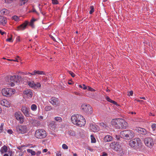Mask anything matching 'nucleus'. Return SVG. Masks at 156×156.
<instances>
[{
  "label": "nucleus",
  "mask_w": 156,
  "mask_h": 156,
  "mask_svg": "<svg viewBox=\"0 0 156 156\" xmlns=\"http://www.w3.org/2000/svg\"><path fill=\"white\" fill-rule=\"evenodd\" d=\"M71 119L74 125L79 127L84 126L86 123L85 118L80 115L74 114L72 116Z\"/></svg>",
  "instance_id": "1"
},
{
  "label": "nucleus",
  "mask_w": 156,
  "mask_h": 156,
  "mask_svg": "<svg viewBox=\"0 0 156 156\" xmlns=\"http://www.w3.org/2000/svg\"><path fill=\"white\" fill-rule=\"evenodd\" d=\"M111 124L116 129H126L128 124L122 119H113L111 122Z\"/></svg>",
  "instance_id": "2"
},
{
  "label": "nucleus",
  "mask_w": 156,
  "mask_h": 156,
  "mask_svg": "<svg viewBox=\"0 0 156 156\" xmlns=\"http://www.w3.org/2000/svg\"><path fill=\"white\" fill-rule=\"evenodd\" d=\"M110 146L112 149L118 152L120 156H122L124 154L125 152L119 142H112L110 143Z\"/></svg>",
  "instance_id": "3"
},
{
  "label": "nucleus",
  "mask_w": 156,
  "mask_h": 156,
  "mask_svg": "<svg viewBox=\"0 0 156 156\" xmlns=\"http://www.w3.org/2000/svg\"><path fill=\"white\" fill-rule=\"evenodd\" d=\"M129 144L131 147L134 149H136L138 147H141L142 143L139 138H136L130 140L129 142Z\"/></svg>",
  "instance_id": "4"
},
{
  "label": "nucleus",
  "mask_w": 156,
  "mask_h": 156,
  "mask_svg": "<svg viewBox=\"0 0 156 156\" xmlns=\"http://www.w3.org/2000/svg\"><path fill=\"white\" fill-rule=\"evenodd\" d=\"M120 136L125 139L129 140L134 136V133L132 130H125L120 133Z\"/></svg>",
  "instance_id": "5"
},
{
  "label": "nucleus",
  "mask_w": 156,
  "mask_h": 156,
  "mask_svg": "<svg viewBox=\"0 0 156 156\" xmlns=\"http://www.w3.org/2000/svg\"><path fill=\"white\" fill-rule=\"evenodd\" d=\"M10 80L8 81L9 84L11 86L13 87L14 86L15 83H17L20 82L21 77L18 76L14 75L13 76H10L9 77Z\"/></svg>",
  "instance_id": "6"
},
{
  "label": "nucleus",
  "mask_w": 156,
  "mask_h": 156,
  "mask_svg": "<svg viewBox=\"0 0 156 156\" xmlns=\"http://www.w3.org/2000/svg\"><path fill=\"white\" fill-rule=\"evenodd\" d=\"M35 136L37 138L42 139L45 137L47 134L46 131L44 129H39L36 131Z\"/></svg>",
  "instance_id": "7"
},
{
  "label": "nucleus",
  "mask_w": 156,
  "mask_h": 156,
  "mask_svg": "<svg viewBox=\"0 0 156 156\" xmlns=\"http://www.w3.org/2000/svg\"><path fill=\"white\" fill-rule=\"evenodd\" d=\"M81 110L85 112L88 114H91L93 113L92 107L88 104H83L81 106Z\"/></svg>",
  "instance_id": "8"
},
{
  "label": "nucleus",
  "mask_w": 156,
  "mask_h": 156,
  "mask_svg": "<svg viewBox=\"0 0 156 156\" xmlns=\"http://www.w3.org/2000/svg\"><path fill=\"white\" fill-rule=\"evenodd\" d=\"M16 90L14 89H10L9 88H5L2 90V94L5 96H10L12 94H14Z\"/></svg>",
  "instance_id": "9"
},
{
  "label": "nucleus",
  "mask_w": 156,
  "mask_h": 156,
  "mask_svg": "<svg viewBox=\"0 0 156 156\" xmlns=\"http://www.w3.org/2000/svg\"><path fill=\"white\" fill-rule=\"evenodd\" d=\"M27 84L30 87L33 89H39L41 87V84L39 82L35 83L34 81L32 80L28 81Z\"/></svg>",
  "instance_id": "10"
},
{
  "label": "nucleus",
  "mask_w": 156,
  "mask_h": 156,
  "mask_svg": "<svg viewBox=\"0 0 156 156\" xmlns=\"http://www.w3.org/2000/svg\"><path fill=\"white\" fill-rule=\"evenodd\" d=\"M17 132L19 133L24 134L27 131V128L25 126L18 125L16 127Z\"/></svg>",
  "instance_id": "11"
},
{
  "label": "nucleus",
  "mask_w": 156,
  "mask_h": 156,
  "mask_svg": "<svg viewBox=\"0 0 156 156\" xmlns=\"http://www.w3.org/2000/svg\"><path fill=\"white\" fill-rule=\"evenodd\" d=\"M144 141L145 145L148 147H151L153 145V140L151 137L145 138Z\"/></svg>",
  "instance_id": "12"
},
{
  "label": "nucleus",
  "mask_w": 156,
  "mask_h": 156,
  "mask_svg": "<svg viewBox=\"0 0 156 156\" xmlns=\"http://www.w3.org/2000/svg\"><path fill=\"white\" fill-rule=\"evenodd\" d=\"M89 129L91 131L94 132H97L99 130V127L94 123L90 124Z\"/></svg>",
  "instance_id": "13"
},
{
  "label": "nucleus",
  "mask_w": 156,
  "mask_h": 156,
  "mask_svg": "<svg viewBox=\"0 0 156 156\" xmlns=\"http://www.w3.org/2000/svg\"><path fill=\"white\" fill-rule=\"evenodd\" d=\"M29 110V108H27L26 106H22L21 107V110L25 116L26 117L30 116Z\"/></svg>",
  "instance_id": "14"
},
{
  "label": "nucleus",
  "mask_w": 156,
  "mask_h": 156,
  "mask_svg": "<svg viewBox=\"0 0 156 156\" xmlns=\"http://www.w3.org/2000/svg\"><path fill=\"white\" fill-rule=\"evenodd\" d=\"M23 94L25 97L27 98H30L32 96L33 93L32 90L26 89L23 92Z\"/></svg>",
  "instance_id": "15"
},
{
  "label": "nucleus",
  "mask_w": 156,
  "mask_h": 156,
  "mask_svg": "<svg viewBox=\"0 0 156 156\" xmlns=\"http://www.w3.org/2000/svg\"><path fill=\"white\" fill-rule=\"evenodd\" d=\"M0 103L2 105L4 106L7 108L9 107L11 105L10 102L6 99L1 100L0 101Z\"/></svg>",
  "instance_id": "16"
},
{
  "label": "nucleus",
  "mask_w": 156,
  "mask_h": 156,
  "mask_svg": "<svg viewBox=\"0 0 156 156\" xmlns=\"http://www.w3.org/2000/svg\"><path fill=\"white\" fill-rule=\"evenodd\" d=\"M28 23L29 22L28 21H25L23 24L18 27V30H25L26 28Z\"/></svg>",
  "instance_id": "17"
},
{
  "label": "nucleus",
  "mask_w": 156,
  "mask_h": 156,
  "mask_svg": "<svg viewBox=\"0 0 156 156\" xmlns=\"http://www.w3.org/2000/svg\"><path fill=\"white\" fill-rule=\"evenodd\" d=\"M49 102L53 106H56L59 104L57 98L55 97L51 98L50 101Z\"/></svg>",
  "instance_id": "18"
},
{
  "label": "nucleus",
  "mask_w": 156,
  "mask_h": 156,
  "mask_svg": "<svg viewBox=\"0 0 156 156\" xmlns=\"http://www.w3.org/2000/svg\"><path fill=\"white\" fill-rule=\"evenodd\" d=\"M136 129L139 133L142 135H146L148 132L145 129L141 127H137Z\"/></svg>",
  "instance_id": "19"
},
{
  "label": "nucleus",
  "mask_w": 156,
  "mask_h": 156,
  "mask_svg": "<svg viewBox=\"0 0 156 156\" xmlns=\"http://www.w3.org/2000/svg\"><path fill=\"white\" fill-rule=\"evenodd\" d=\"M65 133L66 134H68L70 136H74L76 134V132L73 130L71 129H69L66 131Z\"/></svg>",
  "instance_id": "20"
},
{
  "label": "nucleus",
  "mask_w": 156,
  "mask_h": 156,
  "mask_svg": "<svg viewBox=\"0 0 156 156\" xmlns=\"http://www.w3.org/2000/svg\"><path fill=\"white\" fill-rule=\"evenodd\" d=\"M7 22L6 18L2 16H0V24L4 25Z\"/></svg>",
  "instance_id": "21"
},
{
  "label": "nucleus",
  "mask_w": 156,
  "mask_h": 156,
  "mask_svg": "<svg viewBox=\"0 0 156 156\" xmlns=\"http://www.w3.org/2000/svg\"><path fill=\"white\" fill-rule=\"evenodd\" d=\"M113 137L109 135L106 136L104 138V141L105 142H109L112 140Z\"/></svg>",
  "instance_id": "22"
},
{
  "label": "nucleus",
  "mask_w": 156,
  "mask_h": 156,
  "mask_svg": "<svg viewBox=\"0 0 156 156\" xmlns=\"http://www.w3.org/2000/svg\"><path fill=\"white\" fill-rule=\"evenodd\" d=\"M49 127L51 129L54 130L56 128V125L54 122L51 121L49 123Z\"/></svg>",
  "instance_id": "23"
},
{
  "label": "nucleus",
  "mask_w": 156,
  "mask_h": 156,
  "mask_svg": "<svg viewBox=\"0 0 156 156\" xmlns=\"http://www.w3.org/2000/svg\"><path fill=\"white\" fill-rule=\"evenodd\" d=\"M7 147L5 145H4L3 146L1 147L0 151L2 153H4L7 152Z\"/></svg>",
  "instance_id": "24"
},
{
  "label": "nucleus",
  "mask_w": 156,
  "mask_h": 156,
  "mask_svg": "<svg viewBox=\"0 0 156 156\" xmlns=\"http://www.w3.org/2000/svg\"><path fill=\"white\" fill-rule=\"evenodd\" d=\"M32 123L35 126H37L40 125V122L37 120L32 119Z\"/></svg>",
  "instance_id": "25"
},
{
  "label": "nucleus",
  "mask_w": 156,
  "mask_h": 156,
  "mask_svg": "<svg viewBox=\"0 0 156 156\" xmlns=\"http://www.w3.org/2000/svg\"><path fill=\"white\" fill-rule=\"evenodd\" d=\"M24 116L22 115L18 118V119H17L16 120L19 121L20 124H22L24 122Z\"/></svg>",
  "instance_id": "26"
},
{
  "label": "nucleus",
  "mask_w": 156,
  "mask_h": 156,
  "mask_svg": "<svg viewBox=\"0 0 156 156\" xmlns=\"http://www.w3.org/2000/svg\"><path fill=\"white\" fill-rule=\"evenodd\" d=\"M30 108L32 111L35 112L37 110V106L36 105L33 104L31 105Z\"/></svg>",
  "instance_id": "27"
},
{
  "label": "nucleus",
  "mask_w": 156,
  "mask_h": 156,
  "mask_svg": "<svg viewBox=\"0 0 156 156\" xmlns=\"http://www.w3.org/2000/svg\"><path fill=\"white\" fill-rule=\"evenodd\" d=\"M2 15H6L9 13V12L6 9H3L0 11Z\"/></svg>",
  "instance_id": "28"
},
{
  "label": "nucleus",
  "mask_w": 156,
  "mask_h": 156,
  "mask_svg": "<svg viewBox=\"0 0 156 156\" xmlns=\"http://www.w3.org/2000/svg\"><path fill=\"white\" fill-rule=\"evenodd\" d=\"M22 115L21 112H16L14 114V115L16 119H18Z\"/></svg>",
  "instance_id": "29"
},
{
  "label": "nucleus",
  "mask_w": 156,
  "mask_h": 156,
  "mask_svg": "<svg viewBox=\"0 0 156 156\" xmlns=\"http://www.w3.org/2000/svg\"><path fill=\"white\" fill-rule=\"evenodd\" d=\"M8 37L6 39V41L12 42L13 40H12V36L10 35H8Z\"/></svg>",
  "instance_id": "30"
},
{
  "label": "nucleus",
  "mask_w": 156,
  "mask_h": 156,
  "mask_svg": "<svg viewBox=\"0 0 156 156\" xmlns=\"http://www.w3.org/2000/svg\"><path fill=\"white\" fill-rule=\"evenodd\" d=\"M99 124L101 127H103V128H105L106 129H107L108 126L104 123L102 122H99Z\"/></svg>",
  "instance_id": "31"
},
{
  "label": "nucleus",
  "mask_w": 156,
  "mask_h": 156,
  "mask_svg": "<svg viewBox=\"0 0 156 156\" xmlns=\"http://www.w3.org/2000/svg\"><path fill=\"white\" fill-rule=\"evenodd\" d=\"M45 110L46 111H51L52 109V107L51 106H47L45 108Z\"/></svg>",
  "instance_id": "32"
},
{
  "label": "nucleus",
  "mask_w": 156,
  "mask_h": 156,
  "mask_svg": "<svg viewBox=\"0 0 156 156\" xmlns=\"http://www.w3.org/2000/svg\"><path fill=\"white\" fill-rule=\"evenodd\" d=\"M27 152L28 153H30L32 155H35L36 153L35 151H33L32 150L30 149H28L27 150Z\"/></svg>",
  "instance_id": "33"
},
{
  "label": "nucleus",
  "mask_w": 156,
  "mask_h": 156,
  "mask_svg": "<svg viewBox=\"0 0 156 156\" xmlns=\"http://www.w3.org/2000/svg\"><path fill=\"white\" fill-rule=\"evenodd\" d=\"M35 20L34 19H32L30 23H29V25L31 26L32 27H34V23L35 21Z\"/></svg>",
  "instance_id": "34"
},
{
  "label": "nucleus",
  "mask_w": 156,
  "mask_h": 156,
  "mask_svg": "<svg viewBox=\"0 0 156 156\" xmlns=\"http://www.w3.org/2000/svg\"><path fill=\"white\" fill-rule=\"evenodd\" d=\"M106 100H107V101H108L109 102H111L112 103H113L114 104H116V102L115 101L112 100L111 99H110V98L108 97H106Z\"/></svg>",
  "instance_id": "35"
},
{
  "label": "nucleus",
  "mask_w": 156,
  "mask_h": 156,
  "mask_svg": "<svg viewBox=\"0 0 156 156\" xmlns=\"http://www.w3.org/2000/svg\"><path fill=\"white\" fill-rule=\"evenodd\" d=\"M37 74H38V75H45V73H44L42 71H40L39 70H36V71L35 72Z\"/></svg>",
  "instance_id": "36"
},
{
  "label": "nucleus",
  "mask_w": 156,
  "mask_h": 156,
  "mask_svg": "<svg viewBox=\"0 0 156 156\" xmlns=\"http://www.w3.org/2000/svg\"><path fill=\"white\" fill-rule=\"evenodd\" d=\"M55 120L56 121H58V122H61L62 120V119L61 118L59 117H55L54 118Z\"/></svg>",
  "instance_id": "37"
},
{
  "label": "nucleus",
  "mask_w": 156,
  "mask_h": 156,
  "mask_svg": "<svg viewBox=\"0 0 156 156\" xmlns=\"http://www.w3.org/2000/svg\"><path fill=\"white\" fill-rule=\"evenodd\" d=\"M90 11L89 13L90 14H92L94 11V6H91L90 7Z\"/></svg>",
  "instance_id": "38"
},
{
  "label": "nucleus",
  "mask_w": 156,
  "mask_h": 156,
  "mask_svg": "<svg viewBox=\"0 0 156 156\" xmlns=\"http://www.w3.org/2000/svg\"><path fill=\"white\" fill-rule=\"evenodd\" d=\"M28 0H20V5H22L26 3Z\"/></svg>",
  "instance_id": "39"
},
{
  "label": "nucleus",
  "mask_w": 156,
  "mask_h": 156,
  "mask_svg": "<svg viewBox=\"0 0 156 156\" xmlns=\"http://www.w3.org/2000/svg\"><path fill=\"white\" fill-rule=\"evenodd\" d=\"M91 142L92 143H94L96 142V140L94 136L91 135Z\"/></svg>",
  "instance_id": "40"
},
{
  "label": "nucleus",
  "mask_w": 156,
  "mask_h": 156,
  "mask_svg": "<svg viewBox=\"0 0 156 156\" xmlns=\"http://www.w3.org/2000/svg\"><path fill=\"white\" fill-rule=\"evenodd\" d=\"M152 129L153 131L156 129V123H153L151 125Z\"/></svg>",
  "instance_id": "41"
},
{
  "label": "nucleus",
  "mask_w": 156,
  "mask_h": 156,
  "mask_svg": "<svg viewBox=\"0 0 156 156\" xmlns=\"http://www.w3.org/2000/svg\"><path fill=\"white\" fill-rule=\"evenodd\" d=\"M12 19L16 21H18L19 20V18L18 16H13L12 17Z\"/></svg>",
  "instance_id": "42"
},
{
  "label": "nucleus",
  "mask_w": 156,
  "mask_h": 156,
  "mask_svg": "<svg viewBox=\"0 0 156 156\" xmlns=\"http://www.w3.org/2000/svg\"><path fill=\"white\" fill-rule=\"evenodd\" d=\"M4 124L3 123L1 124L0 126V133L3 131V128Z\"/></svg>",
  "instance_id": "43"
},
{
  "label": "nucleus",
  "mask_w": 156,
  "mask_h": 156,
  "mask_svg": "<svg viewBox=\"0 0 156 156\" xmlns=\"http://www.w3.org/2000/svg\"><path fill=\"white\" fill-rule=\"evenodd\" d=\"M62 148L64 149H67L68 148V146L65 144H63L62 145Z\"/></svg>",
  "instance_id": "44"
},
{
  "label": "nucleus",
  "mask_w": 156,
  "mask_h": 156,
  "mask_svg": "<svg viewBox=\"0 0 156 156\" xmlns=\"http://www.w3.org/2000/svg\"><path fill=\"white\" fill-rule=\"evenodd\" d=\"M36 71V70H34V71H33V72L31 73H28V74H30L32 75H35L37 74L35 72Z\"/></svg>",
  "instance_id": "45"
},
{
  "label": "nucleus",
  "mask_w": 156,
  "mask_h": 156,
  "mask_svg": "<svg viewBox=\"0 0 156 156\" xmlns=\"http://www.w3.org/2000/svg\"><path fill=\"white\" fill-rule=\"evenodd\" d=\"M52 2L53 4H57L58 3V1L57 0H52Z\"/></svg>",
  "instance_id": "46"
},
{
  "label": "nucleus",
  "mask_w": 156,
  "mask_h": 156,
  "mask_svg": "<svg viewBox=\"0 0 156 156\" xmlns=\"http://www.w3.org/2000/svg\"><path fill=\"white\" fill-rule=\"evenodd\" d=\"M88 90L90 91H95V90L94 89L88 86Z\"/></svg>",
  "instance_id": "47"
},
{
  "label": "nucleus",
  "mask_w": 156,
  "mask_h": 156,
  "mask_svg": "<svg viewBox=\"0 0 156 156\" xmlns=\"http://www.w3.org/2000/svg\"><path fill=\"white\" fill-rule=\"evenodd\" d=\"M13 0H5V2L7 3H11Z\"/></svg>",
  "instance_id": "48"
},
{
  "label": "nucleus",
  "mask_w": 156,
  "mask_h": 156,
  "mask_svg": "<svg viewBox=\"0 0 156 156\" xmlns=\"http://www.w3.org/2000/svg\"><path fill=\"white\" fill-rule=\"evenodd\" d=\"M7 132V133L9 134H12L13 133L12 130L11 129H8Z\"/></svg>",
  "instance_id": "49"
},
{
  "label": "nucleus",
  "mask_w": 156,
  "mask_h": 156,
  "mask_svg": "<svg viewBox=\"0 0 156 156\" xmlns=\"http://www.w3.org/2000/svg\"><path fill=\"white\" fill-rule=\"evenodd\" d=\"M7 60H8V61H13L16 62H18V60L17 59H16V58L15 59H7Z\"/></svg>",
  "instance_id": "50"
},
{
  "label": "nucleus",
  "mask_w": 156,
  "mask_h": 156,
  "mask_svg": "<svg viewBox=\"0 0 156 156\" xmlns=\"http://www.w3.org/2000/svg\"><path fill=\"white\" fill-rule=\"evenodd\" d=\"M69 73L73 77H74L75 76V74H74L73 72L71 71H69Z\"/></svg>",
  "instance_id": "51"
},
{
  "label": "nucleus",
  "mask_w": 156,
  "mask_h": 156,
  "mask_svg": "<svg viewBox=\"0 0 156 156\" xmlns=\"http://www.w3.org/2000/svg\"><path fill=\"white\" fill-rule=\"evenodd\" d=\"M108 156V154L106 153H105V152H103L102 154L101 155V156Z\"/></svg>",
  "instance_id": "52"
},
{
  "label": "nucleus",
  "mask_w": 156,
  "mask_h": 156,
  "mask_svg": "<svg viewBox=\"0 0 156 156\" xmlns=\"http://www.w3.org/2000/svg\"><path fill=\"white\" fill-rule=\"evenodd\" d=\"M50 37H51V38L54 41H55V38L51 35H49Z\"/></svg>",
  "instance_id": "53"
},
{
  "label": "nucleus",
  "mask_w": 156,
  "mask_h": 156,
  "mask_svg": "<svg viewBox=\"0 0 156 156\" xmlns=\"http://www.w3.org/2000/svg\"><path fill=\"white\" fill-rule=\"evenodd\" d=\"M83 89L84 90H86L87 89V87L86 86H85V84H83Z\"/></svg>",
  "instance_id": "54"
},
{
  "label": "nucleus",
  "mask_w": 156,
  "mask_h": 156,
  "mask_svg": "<svg viewBox=\"0 0 156 156\" xmlns=\"http://www.w3.org/2000/svg\"><path fill=\"white\" fill-rule=\"evenodd\" d=\"M41 151H38L36 153V155L37 156H38L40 155V154H41Z\"/></svg>",
  "instance_id": "55"
},
{
  "label": "nucleus",
  "mask_w": 156,
  "mask_h": 156,
  "mask_svg": "<svg viewBox=\"0 0 156 156\" xmlns=\"http://www.w3.org/2000/svg\"><path fill=\"white\" fill-rule=\"evenodd\" d=\"M48 150L47 149H44L43 150V152L45 153Z\"/></svg>",
  "instance_id": "56"
},
{
  "label": "nucleus",
  "mask_w": 156,
  "mask_h": 156,
  "mask_svg": "<svg viewBox=\"0 0 156 156\" xmlns=\"http://www.w3.org/2000/svg\"><path fill=\"white\" fill-rule=\"evenodd\" d=\"M38 119H43V117L42 116H40L38 117Z\"/></svg>",
  "instance_id": "57"
},
{
  "label": "nucleus",
  "mask_w": 156,
  "mask_h": 156,
  "mask_svg": "<svg viewBox=\"0 0 156 156\" xmlns=\"http://www.w3.org/2000/svg\"><path fill=\"white\" fill-rule=\"evenodd\" d=\"M56 156H61V154L60 153H58L56 154Z\"/></svg>",
  "instance_id": "58"
},
{
  "label": "nucleus",
  "mask_w": 156,
  "mask_h": 156,
  "mask_svg": "<svg viewBox=\"0 0 156 156\" xmlns=\"http://www.w3.org/2000/svg\"><path fill=\"white\" fill-rule=\"evenodd\" d=\"M129 94V95H131V96L133 94V91H130Z\"/></svg>",
  "instance_id": "59"
},
{
  "label": "nucleus",
  "mask_w": 156,
  "mask_h": 156,
  "mask_svg": "<svg viewBox=\"0 0 156 156\" xmlns=\"http://www.w3.org/2000/svg\"><path fill=\"white\" fill-rule=\"evenodd\" d=\"M137 101L140 102L141 103H142L144 102L143 101L139 100H137Z\"/></svg>",
  "instance_id": "60"
},
{
  "label": "nucleus",
  "mask_w": 156,
  "mask_h": 156,
  "mask_svg": "<svg viewBox=\"0 0 156 156\" xmlns=\"http://www.w3.org/2000/svg\"><path fill=\"white\" fill-rule=\"evenodd\" d=\"M21 74H22V75H27V74H28V73H24V72H22L21 73Z\"/></svg>",
  "instance_id": "61"
},
{
  "label": "nucleus",
  "mask_w": 156,
  "mask_h": 156,
  "mask_svg": "<svg viewBox=\"0 0 156 156\" xmlns=\"http://www.w3.org/2000/svg\"><path fill=\"white\" fill-rule=\"evenodd\" d=\"M140 98L141 99H144V100H145L146 99L145 98V97H140Z\"/></svg>",
  "instance_id": "62"
},
{
  "label": "nucleus",
  "mask_w": 156,
  "mask_h": 156,
  "mask_svg": "<svg viewBox=\"0 0 156 156\" xmlns=\"http://www.w3.org/2000/svg\"><path fill=\"white\" fill-rule=\"evenodd\" d=\"M3 156H9V155L8 154H5Z\"/></svg>",
  "instance_id": "63"
},
{
  "label": "nucleus",
  "mask_w": 156,
  "mask_h": 156,
  "mask_svg": "<svg viewBox=\"0 0 156 156\" xmlns=\"http://www.w3.org/2000/svg\"><path fill=\"white\" fill-rule=\"evenodd\" d=\"M73 156H77V154H76V153L73 154Z\"/></svg>",
  "instance_id": "64"
}]
</instances>
